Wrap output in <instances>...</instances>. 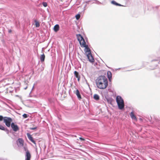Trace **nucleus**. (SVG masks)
<instances>
[{
	"label": "nucleus",
	"instance_id": "nucleus-1",
	"mask_svg": "<svg viewBox=\"0 0 160 160\" xmlns=\"http://www.w3.org/2000/svg\"><path fill=\"white\" fill-rule=\"evenodd\" d=\"M96 83L97 87L100 89H105L108 85V79L104 76L98 77L96 80Z\"/></svg>",
	"mask_w": 160,
	"mask_h": 160
},
{
	"label": "nucleus",
	"instance_id": "nucleus-2",
	"mask_svg": "<svg viewBox=\"0 0 160 160\" xmlns=\"http://www.w3.org/2000/svg\"><path fill=\"white\" fill-rule=\"evenodd\" d=\"M116 101L117 103L118 108L122 110L124 107V103L123 99L120 96H118L116 98Z\"/></svg>",
	"mask_w": 160,
	"mask_h": 160
},
{
	"label": "nucleus",
	"instance_id": "nucleus-3",
	"mask_svg": "<svg viewBox=\"0 0 160 160\" xmlns=\"http://www.w3.org/2000/svg\"><path fill=\"white\" fill-rule=\"evenodd\" d=\"M12 121V119L10 118L5 117L3 118V122L8 127H10Z\"/></svg>",
	"mask_w": 160,
	"mask_h": 160
},
{
	"label": "nucleus",
	"instance_id": "nucleus-4",
	"mask_svg": "<svg viewBox=\"0 0 160 160\" xmlns=\"http://www.w3.org/2000/svg\"><path fill=\"white\" fill-rule=\"evenodd\" d=\"M76 36L81 46L86 43L83 38L81 34H77Z\"/></svg>",
	"mask_w": 160,
	"mask_h": 160
},
{
	"label": "nucleus",
	"instance_id": "nucleus-5",
	"mask_svg": "<svg viewBox=\"0 0 160 160\" xmlns=\"http://www.w3.org/2000/svg\"><path fill=\"white\" fill-rule=\"evenodd\" d=\"M81 47L85 48L86 49L85 53L86 55H88V54H90L91 53L90 49L88 47V45H86V43L84 44V45H83Z\"/></svg>",
	"mask_w": 160,
	"mask_h": 160
},
{
	"label": "nucleus",
	"instance_id": "nucleus-6",
	"mask_svg": "<svg viewBox=\"0 0 160 160\" xmlns=\"http://www.w3.org/2000/svg\"><path fill=\"white\" fill-rule=\"evenodd\" d=\"M11 127L13 130L14 132H17L19 130V128L18 126L15 124L13 122L11 124Z\"/></svg>",
	"mask_w": 160,
	"mask_h": 160
},
{
	"label": "nucleus",
	"instance_id": "nucleus-7",
	"mask_svg": "<svg viewBox=\"0 0 160 160\" xmlns=\"http://www.w3.org/2000/svg\"><path fill=\"white\" fill-rule=\"evenodd\" d=\"M87 57L89 60V61L91 62H93L94 61V59L93 58L91 53L87 55Z\"/></svg>",
	"mask_w": 160,
	"mask_h": 160
},
{
	"label": "nucleus",
	"instance_id": "nucleus-8",
	"mask_svg": "<svg viewBox=\"0 0 160 160\" xmlns=\"http://www.w3.org/2000/svg\"><path fill=\"white\" fill-rule=\"evenodd\" d=\"M25 157V160H30L31 155L30 152H26Z\"/></svg>",
	"mask_w": 160,
	"mask_h": 160
},
{
	"label": "nucleus",
	"instance_id": "nucleus-9",
	"mask_svg": "<svg viewBox=\"0 0 160 160\" xmlns=\"http://www.w3.org/2000/svg\"><path fill=\"white\" fill-rule=\"evenodd\" d=\"M27 135L29 140L30 141H31L32 143H33L34 144L36 145V143L35 141L33 140V138L32 137V136L29 133H28Z\"/></svg>",
	"mask_w": 160,
	"mask_h": 160
},
{
	"label": "nucleus",
	"instance_id": "nucleus-10",
	"mask_svg": "<svg viewBox=\"0 0 160 160\" xmlns=\"http://www.w3.org/2000/svg\"><path fill=\"white\" fill-rule=\"evenodd\" d=\"M74 74L76 77L77 78L78 81H79L80 78V77L79 75L78 72L76 71H75L74 72Z\"/></svg>",
	"mask_w": 160,
	"mask_h": 160
},
{
	"label": "nucleus",
	"instance_id": "nucleus-11",
	"mask_svg": "<svg viewBox=\"0 0 160 160\" xmlns=\"http://www.w3.org/2000/svg\"><path fill=\"white\" fill-rule=\"evenodd\" d=\"M18 140L19 144V146L23 147L24 144L23 140L22 138H19Z\"/></svg>",
	"mask_w": 160,
	"mask_h": 160
},
{
	"label": "nucleus",
	"instance_id": "nucleus-12",
	"mask_svg": "<svg viewBox=\"0 0 160 160\" xmlns=\"http://www.w3.org/2000/svg\"><path fill=\"white\" fill-rule=\"evenodd\" d=\"M74 93L76 94L79 99L82 98L79 92L78 89H77L75 92L74 91Z\"/></svg>",
	"mask_w": 160,
	"mask_h": 160
},
{
	"label": "nucleus",
	"instance_id": "nucleus-13",
	"mask_svg": "<svg viewBox=\"0 0 160 160\" xmlns=\"http://www.w3.org/2000/svg\"><path fill=\"white\" fill-rule=\"evenodd\" d=\"M130 116L132 119H134L136 121L137 120V119L133 112H132L130 113Z\"/></svg>",
	"mask_w": 160,
	"mask_h": 160
},
{
	"label": "nucleus",
	"instance_id": "nucleus-14",
	"mask_svg": "<svg viewBox=\"0 0 160 160\" xmlns=\"http://www.w3.org/2000/svg\"><path fill=\"white\" fill-rule=\"evenodd\" d=\"M107 76L109 80L110 81L112 79V74L110 71H108L107 72Z\"/></svg>",
	"mask_w": 160,
	"mask_h": 160
},
{
	"label": "nucleus",
	"instance_id": "nucleus-15",
	"mask_svg": "<svg viewBox=\"0 0 160 160\" xmlns=\"http://www.w3.org/2000/svg\"><path fill=\"white\" fill-rule=\"evenodd\" d=\"M59 27L58 25L57 24L55 25L54 27V31L56 32H57L59 30Z\"/></svg>",
	"mask_w": 160,
	"mask_h": 160
},
{
	"label": "nucleus",
	"instance_id": "nucleus-16",
	"mask_svg": "<svg viewBox=\"0 0 160 160\" xmlns=\"http://www.w3.org/2000/svg\"><path fill=\"white\" fill-rule=\"evenodd\" d=\"M45 58V56L44 54L43 53V54L41 55L40 56V60L42 62L44 61V59Z\"/></svg>",
	"mask_w": 160,
	"mask_h": 160
},
{
	"label": "nucleus",
	"instance_id": "nucleus-17",
	"mask_svg": "<svg viewBox=\"0 0 160 160\" xmlns=\"http://www.w3.org/2000/svg\"><path fill=\"white\" fill-rule=\"evenodd\" d=\"M111 3L114 5H116V6H122V5H121L120 4L117 3L114 1H112Z\"/></svg>",
	"mask_w": 160,
	"mask_h": 160
},
{
	"label": "nucleus",
	"instance_id": "nucleus-18",
	"mask_svg": "<svg viewBox=\"0 0 160 160\" xmlns=\"http://www.w3.org/2000/svg\"><path fill=\"white\" fill-rule=\"evenodd\" d=\"M94 98L96 100H98L99 99V96L96 94H95L93 96Z\"/></svg>",
	"mask_w": 160,
	"mask_h": 160
},
{
	"label": "nucleus",
	"instance_id": "nucleus-19",
	"mask_svg": "<svg viewBox=\"0 0 160 160\" xmlns=\"http://www.w3.org/2000/svg\"><path fill=\"white\" fill-rule=\"evenodd\" d=\"M35 25L36 26V27L38 28L40 26V24L39 22L37 21V20L35 21Z\"/></svg>",
	"mask_w": 160,
	"mask_h": 160
},
{
	"label": "nucleus",
	"instance_id": "nucleus-20",
	"mask_svg": "<svg viewBox=\"0 0 160 160\" xmlns=\"http://www.w3.org/2000/svg\"><path fill=\"white\" fill-rule=\"evenodd\" d=\"M75 17L77 20H78L80 17V15L79 14H77L76 15Z\"/></svg>",
	"mask_w": 160,
	"mask_h": 160
},
{
	"label": "nucleus",
	"instance_id": "nucleus-21",
	"mask_svg": "<svg viewBox=\"0 0 160 160\" xmlns=\"http://www.w3.org/2000/svg\"><path fill=\"white\" fill-rule=\"evenodd\" d=\"M42 5H43V6L44 7H46L47 5H48V4H47V3L46 2H42Z\"/></svg>",
	"mask_w": 160,
	"mask_h": 160
},
{
	"label": "nucleus",
	"instance_id": "nucleus-22",
	"mask_svg": "<svg viewBox=\"0 0 160 160\" xmlns=\"http://www.w3.org/2000/svg\"><path fill=\"white\" fill-rule=\"evenodd\" d=\"M0 129L3 130H5V128L3 126L0 125Z\"/></svg>",
	"mask_w": 160,
	"mask_h": 160
},
{
	"label": "nucleus",
	"instance_id": "nucleus-23",
	"mask_svg": "<svg viewBox=\"0 0 160 160\" xmlns=\"http://www.w3.org/2000/svg\"><path fill=\"white\" fill-rule=\"evenodd\" d=\"M24 118H26L28 117V115L26 114H24L22 115Z\"/></svg>",
	"mask_w": 160,
	"mask_h": 160
},
{
	"label": "nucleus",
	"instance_id": "nucleus-24",
	"mask_svg": "<svg viewBox=\"0 0 160 160\" xmlns=\"http://www.w3.org/2000/svg\"><path fill=\"white\" fill-rule=\"evenodd\" d=\"M24 150L26 151V152H29L27 148L24 147Z\"/></svg>",
	"mask_w": 160,
	"mask_h": 160
},
{
	"label": "nucleus",
	"instance_id": "nucleus-25",
	"mask_svg": "<svg viewBox=\"0 0 160 160\" xmlns=\"http://www.w3.org/2000/svg\"><path fill=\"white\" fill-rule=\"evenodd\" d=\"M3 118L2 116L0 115V121H2L3 119Z\"/></svg>",
	"mask_w": 160,
	"mask_h": 160
},
{
	"label": "nucleus",
	"instance_id": "nucleus-26",
	"mask_svg": "<svg viewBox=\"0 0 160 160\" xmlns=\"http://www.w3.org/2000/svg\"><path fill=\"white\" fill-rule=\"evenodd\" d=\"M79 138L81 140H82V141H85V140L84 139V138H81V137Z\"/></svg>",
	"mask_w": 160,
	"mask_h": 160
},
{
	"label": "nucleus",
	"instance_id": "nucleus-27",
	"mask_svg": "<svg viewBox=\"0 0 160 160\" xmlns=\"http://www.w3.org/2000/svg\"><path fill=\"white\" fill-rule=\"evenodd\" d=\"M37 127H35V128H31L30 129H32V130H34V129H35L37 128Z\"/></svg>",
	"mask_w": 160,
	"mask_h": 160
},
{
	"label": "nucleus",
	"instance_id": "nucleus-28",
	"mask_svg": "<svg viewBox=\"0 0 160 160\" xmlns=\"http://www.w3.org/2000/svg\"><path fill=\"white\" fill-rule=\"evenodd\" d=\"M12 32V31L11 29H9V30H8V32L9 33H10Z\"/></svg>",
	"mask_w": 160,
	"mask_h": 160
}]
</instances>
